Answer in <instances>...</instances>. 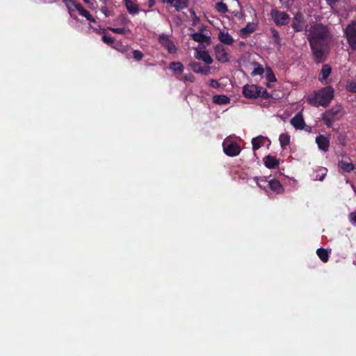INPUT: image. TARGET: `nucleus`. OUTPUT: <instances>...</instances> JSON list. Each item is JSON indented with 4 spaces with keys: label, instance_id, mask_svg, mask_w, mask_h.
<instances>
[{
    "label": "nucleus",
    "instance_id": "obj_1",
    "mask_svg": "<svg viewBox=\"0 0 356 356\" xmlns=\"http://www.w3.org/2000/svg\"><path fill=\"white\" fill-rule=\"evenodd\" d=\"M307 35L312 57L316 63H324L329 55V42L332 35L328 27L321 23L311 25Z\"/></svg>",
    "mask_w": 356,
    "mask_h": 356
},
{
    "label": "nucleus",
    "instance_id": "obj_2",
    "mask_svg": "<svg viewBox=\"0 0 356 356\" xmlns=\"http://www.w3.org/2000/svg\"><path fill=\"white\" fill-rule=\"evenodd\" d=\"M334 97V88L330 86H325L318 90L314 91L307 97L308 104L314 107H327Z\"/></svg>",
    "mask_w": 356,
    "mask_h": 356
},
{
    "label": "nucleus",
    "instance_id": "obj_3",
    "mask_svg": "<svg viewBox=\"0 0 356 356\" xmlns=\"http://www.w3.org/2000/svg\"><path fill=\"white\" fill-rule=\"evenodd\" d=\"M243 95L248 99H257L261 97L264 99H268L270 95L266 89L257 85H245L243 88Z\"/></svg>",
    "mask_w": 356,
    "mask_h": 356
},
{
    "label": "nucleus",
    "instance_id": "obj_4",
    "mask_svg": "<svg viewBox=\"0 0 356 356\" xmlns=\"http://www.w3.org/2000/svg\"><path fill=\"white\" fill-rule=\"evenodd\" d=\"M270 17L277 26H285L290 22V16L286 12L273 8L270 11Z\"/></svg>",
    "mask_w": 356,
    "mask_h": 356
},
{
    "label": "nucleus",
    "instance_id": "obj_5",
    "mask_svg": "<svg viewBox=\"0 0 356 356\" xmlns=\"http://www.w3.org/2000/svg\"><path fill=\"white\" fill-rule=\"evenodd\" d=\"M344 33L350 48L353 51H356V21L353 22L346 26Z\"/></svg>",
    "mask_w": 356,
    "mask_h": 356
},
{
    "label": "nucleus",
    "instance_id": "obj_6",
    "mask_svg": "<svg viewBox=\"0 0 356 356\" xmlns=\"http://www.w3.org/2000/svg\"><path fill=\"white\" fill-rule=\"evenodd\" d=\"M223 151L225 154L229 156H236L238 155L241 151L240 145L229 139H225L222 143Z\"/></svg>",
    "mask_w": 356,
    "mask_h": 356
},
{
    "label": "nucleus",
    "instance_id": "obj_7",
    "mask_svg": "<svg viewBox=\"0 0 356 356\" xmlns=\"http://www.w3.org/2000/svg\"><path fill=\"white\" fill-rule=\"evenodd\" d=\"M291 27L295 32H301L306 27V22L302 13L297 12L293 18Z\"/></svg>",
    "mask_w": 356,
    "mask_h": 356
},
{
    "label": "nucleus",
    "instance_id": "obj_8",
    "mask_svg": "<svg viewBox=\"0 0 356 356\" xmlns=\"http://www.w3.org/2000/svg\"><path fill=\"white\" fill-rule=\"evenodd\" d=\"M158 41L159 44L165 48L170 54H175L177 48L173 42L169 39L168 36L165 34L159 35Z\"/></svg>",
    "mask_w": 356,
    "mask_h": 356
},
{
    "label": "nucleus",
    "instance_id": "obj_9",
    "mask_svg": "<svg viewBox=\"0 0 356 356\" xmlns=\"http://www.w3.org/2000/svg\"><path fill=\"white\" fill-rule=\"evenodd\" d=\"M191 69L195 73H200L203 75H207L211 72V67L203 66L200 63L192 61L189 63Z\"/></svg>",
    "mask_w": 356,
    "mask_h": 356
},
{
    "label": "nucleus",
    "instance_id": "obj_10",
    "mask_svg": "<svg viewBox=\"0 0 356 356\" xmlns=\"http://www.w3.org/2000/svg\"><path fill=\"white\" fill-rule=\"evenodd\" d=\"M215 53L216 59L221 63L229 61L228 54L222 44H217L215 47Z\"/></svg>",
    "mask_w": 356,
    "mask_h": 356
},
{
    "label": "nucleus",
    "instance_id": "obj_11",
    "mask_svg": "<svg viewBox=\"0 0 356 356\" xmlns=\"http://www.w3.org/2000/svg\"><path fill=\"white\" fill-rule=\"evenodd\" d=\"M316 143L320 149L324 152L328 151L330 147V140L327 136L324 135L318 136L316 138Z\"/></svg>",
    "mask_w": 356,
    "mask_h": 356
},
{
    "label": "nucleus",
    "instance_id": "obj_12",
    "mask_svg": "<svg viewBox=\"0 0 356 356\" xmlns=\"http://www.w3.org/2000/svg\"><path fill=\"white\" fill-rule=\"evenodd\" d=\"M71 17L74 19H77V17L74 15L73 12L76 10L78 11L79 6L81 5L79 3L76 2L74 0H63Z\"/></svg>",
    "mask_w": 356,
    "mask_h": 356
},
{
    "label": "nucleus",
    "instance_id": "obj_13",
    "mask_svg": "<svg viewBox=\"0 0 356 356\" xmlns=\"http://www.w3.org/2000/svg\"><path fill=\"white\" fill-rule=\"evenodd\" d=\"M257 24L249 22L244 28L241 29L240 35L243 38H247L250 34L252 33L257 29Z\"/></svg>",
    "mask_w": 356,
    "mask_h": 356
},
{
    "label": "nucleus",
    "instance_id": "obj_14",
    "mask_svg": "<svg viewBox=\"0 0 356 356\" xmlns=\"http://www.w3.org/2000/svg\"><path fill=\"white\" fill-rule=\"evenodd\" d=\"M264 163L268 169H274L279 165V160L271 155H268L264 159Z\"/></svg>",
    "mask_w": 356,
    "mask_h": 356
},
{
    "label": "nucleus",
    "instance_id": "obj_15",
    "mask_svg": "<svg viewBox=\"0 0 356 356\" xmlns=\"http://www.w3.org/2000/svg\"><path fill=\"white\" fill-rule=\"evenodd\" d=\"M291 124L297 129H303L305 122L301 114L296 115L291 120Z\"/></svg>",
    "mask_w": 356,
    "mask_h": 356
},
{
    "label": "nucleus",
    "instance_id": "obj_16",
    "mask_svg": "<svg viewBox=\"0 0 356 356\" xmlns=\"http://www.w3.org/2000/svg\"><path fill=\"white\" fill-rule=\"evenodd\" d=\"M331 72H332L331 66L328 64L323 65L322 67V69L320 72L318 80L321 83H323L324 81H325L327 79V78L330 75Z\"/></svg>",
    "mask_w": 356,
    "mask_h": 356
},
{
    "label": "nucleus",
    "instance_id": "obj_17",
    "mask_svg": "<svg viewBox=\"0 0 356 356\" xmlns=\"http://www.w3.org/2000/svg\"><path fill=\"white\" fill-rule=\"evenodd\" d=\"M195 58L197 59L202 60L207 65L213 63V61L209 54L206 51H197L196 52Z\"/></svg>",
    "mask_w": 356,
    "mask_h": 356
},
{
    "label": "nucleus",
    "instance_id": "obj_18",
    "mask_svg": "<svg viewBox=\"0 0 356 356\" xmlns=\"http://www.w3.org/2000/svg\"><path fill=\"white\" fill-rule=\"evenodd\" d=\"M218 39L222 43L227 45H231L234 42L232 36L228 32L220 31Z\"/></svg>",
    "mask_w": 356,
    "mask_h": 356
},
{
    "label": "nucleus",
    "instance_id": "obj_19",
    "mask_svg": "<svg viewBox=\"0 0 356 356\" xmlns=\"http://www.w3.org/2000/svg\"><path fill=\"white\" fill-rule=\"evenodd\" d=\"M268 186L270 190L276 193L277 194L282 193L284 191V188L282 185L278 180L275 179H271L268 182Z\"/></svg>",
    "mask_w": 356,
    "mask_h": 356
},
{
    "label": "nucleus",
    "instance_id": "obj_20",
    "mask_svg": "<svg viewBox=\"0 0 356 356\" xmlns=\"http://www.w3.org/2000/svg\"><path fill=\"white\" fill-rule=\"evenodd\" d=\"M125 7L127 11L131 15H136L139 13V8L138 6L134 3L131 0H124Z\"/></svg>",
    "mask_w": 356,
    "mask_h": 356
},
{
    "label": "nucleus",
    "instance_id": "obj_21",
    "mask_svg": "<svg viewBox=\"0 0 356 356\" xmlns=\"http://www.w3.org/2000/svg\"><path fill=\"white\" fill-rule=\"evenodd\" d=\"M213 102L216 104L225 105L230 102V99L225 95H216L213 96Z\"/></svg>",
    "mask_w": 356,
    "mask_h": 356
},
{
    "label": "nucleus",
    "instance_id": "obj_22",
    "mask_svg": "<svg viewBox=\"0 0 356 356\" xmlns=\"http://www.w3.org/2000/svg\"><path fill=\"white\" fill-rule=\"evenodd\" d=\"M266 140V138L262 136L252 138V144L253 151L255 152L256 150L259 149L261 146H263Z\"/></svg>",
    "mask_w": 356,
    "mask_h": 356
},
{
    "label": "nucleus",
    "instance_id": "obj_23",
    "mask_svg": "<svg viewBox=\"0 0 356 356\" xmlns=\"http://www.w3.org/2000/svg\"><path fill=\"white\" fill-rule=\"evenodd\" d=\"M338 166L345 172H350L355 168L353 163L347 162L343 160L339 161Z\"/></svg>",
    "mask_w": 356,
    "mask_h": 356
},
{
    "label": "nucleus",
    "instance_id": "obj_24",
    "mask_svg": "<svg viewBox=\"0 0 356 356\" xmlns=\"http://www.w3.org/2000/svg\"><path fill=\"white\" fill-rule=\"evenodd\" d=\"M316 254L319 259L323 262L326 263L329 259V252L327 250L321 248L316 250Z\"/></svg>",
    "mask_w": 356,
    "mask_h": 356
},
{
    "label": "nucleus",
    "instance_id": "obj_25",
    "mask_svg": "<svg viewBox=\"0 0 356 356\" xmlns=\"http://www.w3.org/2000/svg\"><path fill=\"white\" fill-rule=\"evenodd\" d=\"M193 40L197 42H208L210 40V38L203 34L202 32L195 33L191 35Z\"/></svg>",
    "mask_w": 356,
    "mask_h": 356
},
{
    "label": "nucleus",
    "instance_id": "obj_26",
    "mask_svg": "<svg viewBox=\"0 0 356 356\" xmlns=\"http://www.w3.org/2000/svg\"><path fill=\"white\" fill-rule=\"evenodd\" d=\"M341 106L338 105V106H333L332 108H331L330 109L326 111L323 114L329 116V117H331V118H333V119L335 120V116L337 115H338L341 111Z\"/></svg>",
    "mask_w": 356,
    "mask_h": 356
},
{
    "label": "nucleus",
    "instance_id": "obj_27",
    "mask_svg": "<svg viewBox=\"0 0 356 356\" xmlns=\"http://www.w3.org/2000/svg\"><path fill=\"white\" fill-rule=\"evenodd\" d=\"M78 12L80 15L86 17L88 21L95 22V18L92 16L90 12L86 10L82 6H79Z\"/></svg>",
    "mask_w": 356,
    "mask_h": 356
},
{
    "label": "nucleus",
    "instance_id": "obj_28",
    "mask_svg": "<svg viewBox=\"0 0 356 356\" xmlns=\"http://www.w3.org/2000/svg\"><path fill=\"white\" fill-rule=\"evenodd\" d=\"M169 69L175 72L181 73L184 71V65L180 62H171Z\"/></svg>",
    "mask_w": 356,
    "mask_h": 356
},
{
    "label": "nucleus",
    "instance_id": "obj_29",
    "mask_svg": "<svg viewBox=\"0 0 356 356\" xmlns=\"http://www.w3.org/2000/svg\"><path fill=\"white\" fill-rule=\"evenodd\" d=\"M280 145L282 149H285L290 143V136L288 134H282L279 137Z\"/></svg>",
    "mask_w": 356,
    "mask_h": 356
},
{
    "label": "nucleus",
    "instance_id": "obj_30",
    "mask_svg": "<svg viewBox=\"0 0 356 356\" xmlns=\"http://www.w3.org/2000/svg\"><path fill=\"white\" fill-rule=\"evenodd\" d=\"M188 6V0H176L175 8L177 11H181L182 9L187 8Z\"/></svg>",
    "mask_w": 356,
    "mask_h": 356
},
{
    "label": "nucleus",
    "instance_id": "obj_31",
    "mask_svg": "<svg viewBox=\"0 0 356 356\" xmlns=\"http://www.w3.org/2000/svg\"><path fill=\"white\" fill-rule=\"evenodd\" d=\"M327 170L325 168H319L316 170V179L323 181L327 175Z\"/></svg>",
    "mask_w": 356,
    "mask_h": 356
},
{
    "label": "nucleus",
    "instance_id": "obj_32",
    "mask_svg": "<svg viewBox=\"0 0 356 356\" xmlns=\"http://www.w3.org/2000/svg\"><path fill=\"white\" fill-rule=\"evenodd\" d=\"M216 10L221 14H225L228 12V8L226 3L223 2H218L216 4Z\"/></svg>",
    "mask_w": 356,
    "mask_h": 356
},
{
    "label": "nucleus",
    "instance_id": "obj_33",
    "mask_svg": "<svg viewBox=\"0 0 356 356\" xmlns=\"http://www.w3.org/2000/svg\"><path fill=\"white\" fill-rule=\"evenodd\" d=\"M322 120L323 121L324 124L327 127L330 128L333 125V122L334 121V119L325 114H323Z\"/></svg>",
    "mask_w": 356,
    "mask_h": 356
},
{
    "label": "nucleus",
    "instance_id": "obj_34",
    "mask_svg": "<svg viewBox=\"0 0 356 356\" xmlns=\"http://www.w3.org/2000/svg\"><path fill=\"white\" fill-rule=\"evenodd\" d=\"M108 29L111 31L113 33H118L121 35H125L128 32H129V29H126L125 28H111L108 27Z\"/></svg>",
    "mask_w": 356,
    "mask_h": 356
},
{
    "label": "nucleus",
    "instance_id": "obj_35",
    "mask_svg": "<svg viewBox=\"0 0 356 356\" xmlns=\"http://www.w3.org/2000/svg\"><path fill=\"white\" fill-rule=\"evenodd\" d=\"M271 33H272V36H273V38L274 39L275 43L278 45H280L281 40L280 38V34H279L278 31H277L275 29H272Z\"/></svg>",
    "mask_w": 356,
    "mask_h": 356
},
{
    "label": "nucleus",
    "instance_id": "obj_36",
    "mask_svg": "<svg viewBox=\"0 0 356 356\" xmlns=\"http://www.w3.org/2000/svg\"><path fill=\"white\" fill-rule=\"evenodd\" d=\"M280 2L282 4V7L286 9H289L294 4L295 0H280Z\"/></svg>",
    "mask_w": 356,
    "mask_h": 356
},
{
    "label": "nucleus",
    "instance_id": "obj_37",
    "mask_svg": "<svg viewBox=\"0 0 356 356\" xmlns=\"http://www.w3.org/2000/svg\"><path fill=\"white\" fill-rule=\"evenodd\" d=\"M266 79L269 82L276 81L275 76L270 68L267 69Z\"/></svg>",
    "mask_w": 356,
    "mask_h": 356
},
{
    "label": "nucleus",
    "instance_id": "obj_38",
    "mask_svg": "<svg viewBox=\"0 0 356 356\" xmlns=\"http://www.w3.org/2000/svg\"><path fill=\"white\" fill-rule=\"evenodd\" d=\"M257 67L254 69L252 72V75H261L264 72V68L258 63H257Z\"/></svg>",
    "mask_w": 356,
    "mask_h": 356
},
{
    "label": "nucleus",
    "instance_id": "obj_39",
    "mask_svg": "<svg viewBox=\"0 0 356 356\" xmlns=\"http://www.w3.org/2000/svg\"><path fill=\"white\" fill-rule=\"evenodd\" d=\"M104 43L106 44H111L114 42V38L110 35H104L102 38Z\"/></svg>",
    "mask_w": 356,
    "mask_h": 356
},
{
    "label": "nucleus",
    "instance_id": "obj_40",
    "mask_svg": "<svg viewBox=\"0 0 356 356\" xmlns=\"http://www.w3.org/2000/svg\"><path fill=\"white\" fill-rule=\"evenodd\" d=\"M143 56H144V54L140 50H134L133 51V57L136 60H141L143 59Z\"/></svg>",
    "mask_w": 356,
    "mask_h": 356
},
{
    "label": "nucleus",
    "instance_id": "obj_41",
    "mask_svg": "<svg viewBox=\"0 0 356 356\" xmlns=\"http://www.w3.org/2000/svg\"><path fill=\"white\" fill-rule=\"evenodd\" d=\"M182 79L185 81H189L191 83H193L195 80V78L193 74L191 73L184 74L182 76Z\"/></svg>",
    "mask_w": 356,
    "mask_h": 356
},
{
    "label": "nucleus",
    "instance_id": "obj_42",
    "mask_svg": "<svg viewBox=\"0 0 356 356\" xmlns=\"http://www.w3.org/2000/svg\"><path fill=\"white\" fill-rule=\"evenodd\" d=\"M348 90L351 92L356 93V81H351L348 83Z\"/></svg>",
    "mask_w": 356,
    "mask_h": 356
},
{
    "label": "nucleus",
    "instance_id": "obj_43",
    "mask_svg": "<svg viewBox=\"0 0 356 356\" xmlns=\"http://www.w3.org/2000/svg\"><path fill=\"white\" fill-rule=\"evenodd\" d=\"M209 86L213 88H217L220 87V84L218 81L212 79L210 80Z\"/></svg>",
    "mask_w": 356,
    "mask_h": 356
},
{
    "label": "nucleus",
    "instance_id": "obj_44",
    "mask_svg": "<svg viewBox=\"0 0 356 356\" xmlns=\"http://www.w3.org/2000/svg\"><path fill=\"white\" fill-rule=\"evenodd\" d=\"M350 221H351L352 224L356 225V213H350Z\"/></svg>",
    "mask_w": 356,
    "mask_h": 356
},
{
    "label": "nucleus",
    "instance_id": "obj_45",
    "mask_svg": "<svg viewBox=\"0 0 356 356\" xmlns=\"http://www.w3.org/2000/svg\"><path fill=\"white\" fill-rule=\"evenodd\" d=\"M200 20V17H198L197 16L195 15V17H193V25H197L199 23Z\"/></svg>",
    "mask_w": 356,
    "mask_h": 356
},
{
    "label": "nucleus",
    "instance_id": "obj_46",
    "mask_svg": "<svg viewBox=\"0 0 356 356\" xmlns=\"http://www.w3.org/2000/svg\"><path fill=\"white\" fill-rule=\"evenodd\" d=\"M162 3H167L168 4L172 5L175 0H160Z\"/></svg>",
    "mask_w": 356,
    "mask_h": 356
},
{
    "label": "nucleus",
    "instance_id": "obj_47",
    "mask_svg": "<svg viewBox=\"0 0 356 356\" xmlns=\"http://www.w3.org/2000/svg\"><path fill=\"white\" fill-rule=\"evenodd\" d=\"M155 5V0H149L148 6L149 8H151Z\"/></svg>",
    "mask_w": 356,
    "mask_h": 356
},
{
    "label": "nucleus",
    "instance_id": "obj_48",
    "mask_svg": "<svg viewBox=\"0 0 356 356\" xmlns=\"http://www.w3.org/2000/svg\"><path fill=\"white\" fill-rule=\"evenodd\" d=\"M102 12H103V13H104L106 17H107V16H108V15H109V11H108V10L106 8H102Z\"/></svg>",
    "mask_w": 356,
    "mask_h": 356
},
{
    "label": "nucleus",
    "instance_id": "obj_49",
    "mask_svg": "<svg viewBox=\"0 0 356 356\" xmlns=\"http://www.w3.org/2000/svg\"><path fill=\"white\" fill-rule=\"evenodd\" d=\"M327 3L330 6L337 3L339 0H326Z\"/></svg>",
    "mask_w": 356,
    "mask_h": 356
},
{
    "label": "nucleus",
    "instance_id": "obj_50",
    "mask_svg": "<svg viewBox=\"0 0 356 356\" xmlns=\"http://www.w3.org/2000/svg\"><path fill=\"white\" fill-rule=\"evenodd\" d=\"M190 13H191V14L192 15L193 17H195V15H196L195 13V11L193 10H191Z\"/></svg>",
    "mask_w": 356,
    "mask_h": 356
},
{
    "label": "nucleus",
    "instance_id": "obj_51",
    "mask_svg": "<svg viewBox=\"0 0 356 356\" xmlns=\"http://www.w3.org/2000/svg\"><path fill=\"white\" fill-rule=\"evenodd\" d=\"M83 1L87 4L90 3V0H83Z\"/></svg>",
    "mask_w": 356,
    "mask_h": 356
},
{
    "label": "nucleus",
    "instance_id": "obj_52",
    "mask_svg": "<svg viewBox=\"0 0 356 356\" xmlns=\"http://www.w3.org/2000/svg\"><path fill=\"white\" fill-rule=\"evenodd\" d=\"M257 185H258L260 188H261V184H260L259 183V181H258L259 179H258V178H257Z\"/></svg>",
    "mask_w": 356,
    "mask_h": 356
},
{
    "label": "nucleus",
    "instance_id": "obj_53",
    "mask_svg": "<svg viewBox=\"0 0 356 356\" xmlns=\"http://www.w3.org/2000/svg\"><path fill=\"white\" fill-rule=\"evenodd\" d=\"M106 31V29H103L100 33H104Z\"/></svg>",
    "mask_w": 356,
    "mask_h": 356
}]
</instances>
